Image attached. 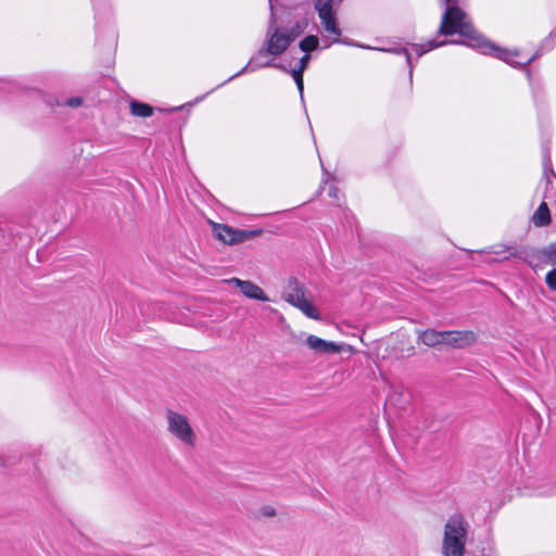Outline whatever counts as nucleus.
I'll return each mask as SVG.
<instances>
[{"label": "nucleus", "mask_w": 556, "mask_h": 556, "mask_svg": "<svg viewBox=\"0 0 556 556\" xmlns=\"http://www.w3.org/2000/svg\"><path fill=\"white\" fill-rule=\"evenodd\" d=\"M276 68H279L286 73H290L294 79V83L298 87V90L300 92V97L303 100V90H304V83H303V73L299 71L291 70L289 71L285 65L278 64L275 65Z\"/></svg>", "instance_id": "obj_21"}, {"label": "nucleus", "mask_w": 556, "mask_h": 556, "mask_svg": "<svg viewBox=\"0 0 556 556\" xmlns=\"http://www.w3.org/2000/svg\"><path fill=\"white\" fill-rule=\"evenodd\" d=\"M14 239L12 229H5L0 226V251L10 249Z\"/></svg>", "instance_id": "obj_22"}, {"label": "nucleus", "mask_w": 556, "mask_h": 556, "mask_svg": "<svg viewBox=\"0 0 556 556\" xmlns=\"http://www.w3.org/2000/svg\"><path fill=\"white\" fill-rule=\"evenodd\" d=\"M167 430L186 445H195V433L186 416L168 409L166 413Z\"/></svg>", "instance_id": "obj_7"}, {"label": "nucleus", "mask_w": 556, "mask_h": 556, "mask_svg": "<svg viewBox=\"0 0 556 556\" xmlns=\"http://www.w3.org/2000/svg\"><path fill=\"white\" fill-rule=\"evenodd\" d=\"M307 346L319 354H336L342 351V346L332 342L326 341L314 334H309L305 340Z\"/></svg>", "instance_id": "obj_11"}, {"label": "nucleus", "mask_w": 556, "mask_h": 556, "mask_svg": "<svg viewBox=\"0 0 556 556\" xmlns=\"http://www.w3.org/2000/svg\"><path fill=\"white\" fill-rule=\"evenodd\" d=\"M229 81H230V80L226 79V80H225L224 83H222L220 85H217V88H220V86H223V85H225V84H227V83H229Z\"/></svg>", "instance_id": "obj_31"}, {"label": "nucleus", "mask_w": 556, "mask_h": 556, "mask_svg": "<svg viewBox=\"0 0 556 556\" xmlns=\"http://www.w3.org/2000/svg\"><path fill=\"white\" fill-rule=\"evenodd\" d=\"M260 513L264 517H275L276 516V509L273 506L265 505L260 508Z\"/></svg>", "instance_id": "obj_28"}, {"label": "nucleus", "mask_w": 556, "mask_h": 556, "mask_svg": "<svg viewBox=\"0 0 556 556\" xmlns=\"http://www.w3.org/2000/svg\"><path fill=\"white\" fill-rule=\"evenodd\" d=\"M267 54H260V50L250 59V61L248 62V64L241 68L239 72H237L236 74H233L232 76H230L228 78V80H232L233 78L242 75L243 73H245L247 71H250V72H253L255 70H258V68H263V67H267V66H274L276 64H273L271 61H263V58L266 56Z\"/></svg>", "instance_id": "obj_13"}, {"label": "nucleus", "mask_w": 556, "mask_h": 556, "mask_svg": "<svg viewBox=\"0 0 556 556\" xmlns=\"http://www.w3.org/2000/svg\"><path fill=\"white\" fill-rule=\"evenodd\" d=\"M339 189L337 187H332L330 188L329 190V197L331 198H334V199H338V194H339Z\"/></svg>", "instance_id": "obj_30"}, {"label": "nucleus", "mask_w": 556, "mask_h": 556, "mask_svg": "<svg viewBox=\"0 0 556 556\" xmlns=\"http://www.w3.org/2000/svg\"><path fill=\"white\" fill-rule=\"evenodd\" d=\"M545 282L551 290L556 291V268L546 274Z\"/></svg>", "instance_id": "obj_26"}, {"label": "nucleus", "mask_w": 556, "mask_h": 556, "mask_svg": "<svg viewBox=\"0 0 556 556\" xmlns=\"http://www.w3.org/2000/svg\"><path fill=\"white\" fill-rule=\"evenodd\" d=\"M229 283H235L240 291L249 299L267 302L269 298L265 294L263 289L250 280H241L239 278H231Z\"/></svg>", "instance_id": "obj_10"}, {"label": "nucleus", "mask_w": 556, "mask_h": 556, "mask_svg": "<svg viewBox=\"0 0 556 556\" xmlns=\"http://www.w3.org/2000/svg\"><path fill=\"white\" fill-rule=\"evenodd\" d=\"M467 530L460 516L445 525L442 551L444 556H464Z\"/></svg>", "instance_id": "obj_5"}, {"label": "nucleus", "mask_w": 556, "mask_h": 556, "mask_svg": "<svg viewBox=\"0 0 556 556\" xmlns=\"http://www.w3.org/2000/svg\"><path fill=\"white\" fill-rule=\"evenodd\" d=\"M450 43H454V45H465L467 47L468 43H467V38H464V39H458V40H447V39H444V40H441V41H438V40H429L426 45H418V43H413L412 45V49L416 52L417 56L420 58L425 53L433 50V49H437L439 47H443V46H446V45H450Z\"/></svg>", "instance_id": "obj_12"}, {"label": "nucleus", "mask_w": 556, "mask_h": 556, "mask_svg": "<svg viewBox=\"0 0 556 556\" xmlns=\"http://www.w3.org/2000/svg\"><path fill=\"white\" fill-rule=\"evenodd\" d=\"M130 112L135 116L149 117L153 114V108L148 103L132 100L130 102Z\"/></svg>", "instance_id": "obj_16"}, {"label": "nucleus", "mask_w": 556, "mask_h": 556, "mask_svg": "<svg viewBox=\"0 0 556 556\" xmlns=\"http://www.w3.org/2000/svg\"><path fill=\"white\" fill-rule=\"evenodd\" d=\"M307 292L303 282L295 277H289L283 289V299L308 318L319 319L318 309L306 299Z\"/></svg>", "instance_id": "obj_4"}, {"label": "nucleus", "mask_w": 556, "mask_h": 556, "mask_svg": "<svg viewBox=\"0 0 556 556\" xmlns=\"http://www.w3.org/2000/svg\"><path fill=\"white\" fill-rule=\"evenodd\" d=\"M308 23L305 18L295 22L290 28H285V33L290 37V41L293 42L299 36H301L306 29Z\"/></svg>", "instance_id": "obj_20"}, {"label": "nucleus", "mask_w": 556, "mask_h": 556, "mask_svg": "<svg viewBox=\"0 0 556 556\" xmlns=\"http://www.w3.org/2000/svg\"><path fill=\"white\" fill-rule=\"evenodd\" d=\"M270 16L266 30L264 46L260 49V54H270L274 56L281 55L291 46L290 37L285 30L277 26L276 14L274 9V0H268Z\"/></svg>", "instance_id": "obj_3"}, {"label": "nucleus", "mask_w": 556, "mask_h": 556, "mask_svg": "<svg viewBox=\"0 0 556 556\" xmlns=\"http://www.w3.org/2000/svg\"><path fill=\"white\" fill-rule=\"evenodd\" d=\"M549 175L556 178V173L552 167L551 156L546 150L543 156V176L546 179V184H549Z\"/></svg>", "instance_id": "obj_24"}, {"label": "nucleus", "mask_w": 556, "mask_h": 556, "mask_svg": "<svg viewBox=\"0 0 556 556\" xmlns=\"http://www.w3.org/2000/svg\"><path fill=\"white\" fill-rule=\"evenodd\" d=\"M445 11L438 30L439 35L453 36L459 34L467 38L469 47L494 48V46L473 25L467 21V14L458 5V0H443Z\"/></svg>", "instance_id": "obj_1"}, {"label": "nucleus", "mask_w": 556, "mask_h": 556, "mask_svg": "<svg viewBox=\"0 0 556 556\" xmlns=\"http://www.w3.org/2000/svg\"><path fill=\"white\" fill-rule=\"evenodd\" d=\"M301 51L309 54L319 48V38L315 35H307L299 42Z\"/></svg>", "instance_id": "obj_18"}, {"label": "nucleus", "mask_w": 556, "mask_h": 556, "mask_svg": "<svg viewBox=\"0 0 556 556\" xmlns=\"http://www.w3.org/2000/svg\"><path fill=\"white\" fill-rule=\"evenodd\" d=\"M321 25L324 26L325 30H327L330 34H333L336 36L341 35V29L337 25L336 16H325L324 18H320Z\"/></svg>", "instance_id": "obj_23"}, {"label": "nucleus", "mask_w": 556, "mask_h": 556, "mask_svg": "<svg viewBox=\"0 0 556 556\" xmlns=\"http://www.w3.org/2000/svg\"><path fill=\"white\" fill-rule=\"evenodd\" d=\"M443 344L454 349H466L471 346L477 341V336L473 331H443Z\"/></svg>", "instance_id": "obj_9"}, {"label": "nucleus", "mask_w": 556, "mask_h": 556, "mask_svg": "<svg viewBox=\"0 0 556 556\" xmlns=\"http://www.w3.org/2000/svg\"><path fill=\"white\" fill-rule=\"evenodd\" d=\"M338 3L342 2L343 0H336Z\"/></svg>", "instance_id": "obj_32"}, {"label": "nucleus", "mask_w": 556, "mask_h": 556, "mask_svg": "<svg viewBox=\"0 0 556 556\" xmlns=\"http://www.w3.org/2000/svg\"><path fill=\"white\" fill-rule=\"evenodd\" d=\"M443 331L426 329L419 334V340L427 346L443 344Z\"/></svg>", "instance_id": "obj_15"}, {"label": "nucleus", "mask_w": 556, "mask_h": 556, "mask_svg": "<svg viewBox=\"0 0 556 556\" xmlns=\"http://www.w3.org/2000/svg\"><path fill=\"white\" fill-rule=\"evenodd\" d=\"M263 233V229H237L225 224L213 225V236L225 244L233 245L251 240Z\"/></svg>", "instance_id": "obj_6"}, {"label": "nucleus", "mask_w": 556, "mask_h": 556, "mask_svg": "<svg viewBox=\"0 0 556 556\" xmlns=\"http://www.w3.org/2000/svg\"><path fill=\"white\" fill-rule=\"evenodd\" d=\"M309 60H311V55L305 53V54L300 59V61H299V65H298V67H296V68H294V71H299V72L304 73V71L308 67Z\"/></svg>", "instance_id": "obj_27"}, {"label": "nucleus", "mask_w": 556, "mask_h": 556, "mask_svg": "<svg viewBox=\"0 0 556 556\" xmlns=\"http://www.w3.org/2000/svg\"><path fill=\"white\" fill-rule=\"evenodd\" d=\"M333 4L334 0H315L314 8L318 13L319 18L334 15V12L332 10Z\"/></svg>", "instance_id": "obj_17"}, {"label": "nucleus", "mask_w": 556, "mask_h": 556, "mask_svg": "<svg viewBox=\"0 0 556 556\" xmlns=\"http://www.w3.org/2000/svg\"><path fill=\"white\" fill-rule=\"evenodd\" d=\"M489 41L494 46V48H492V49L483 48V47H472V48L479 50L483 54L494 55L495 58L506 62L507 64H509L516 68H525L528 77L531 76L530 71L527 68V66L541 55L540 50H538L532 56L528 58L523 62H519V61L515 60V58L519 55L518 50L504 49V48L496 46L493 41H491V40H489Z\"/></svg>", "instance_id": "obj_8"}, {"label": "nucleus", "mask_w": 556, "mask_h": 556, "mask_svg": "<svg viewBox=\"0 0 556 556\" xmlns=\"http://www.w3.org/2000/svg\"><path fill=\"white\" fill-rule=\"evenodd\" d=\"M83 103V99L79 97H72L66 100V104L71 108H78Z\"/></svg>", "instance_id": "obj_29"}, {"label": "nucleus", "mask_w": 556, "mask_h": 556, "mask_svg": "<svg viewBox=\"0 0 556 556\" xmlns=\"http://www.w3.org/2000/svg\"><path fill=\"white\" fill-rule=\"evenodd\" d=\"M503 252H507V254L502 257V261H508L514 257L532 268L536 264L556 265V242L531 251L526 247H505Z\"/></svg>", "instance_id": "obj_2"}, {"label": "nucleus", "mask_w": 556, "mask_h": 556, "mask_svg": "<svg viewBox=\"0 0 556 556\" xmlns=\"http://www.w3.org/2000/svg\"><path fill=\"white\" fill-rule=\"evenodd\" d=\"M531 222L539 228L546 227L551 224V211L546 202H541L536 211L533 213Z\"/></svg>", "instance_id": "obj_14"}, {"label": "nucleus", "mask_w": 556, "mask_h": 556, "mask_svg": "<svg viewBox=\"0 0 556 556\" xmlns=\"http://www.w3.org/2000/svg\"><path fill=\"white\" fill-rule=\"evenodd\" d=\"M556 45V26L555 29L542 41L541 50H551Z\"/></svg>", "instance_id": "obj_25"}, {"label": "nucleus", "mask_w": 556, "mask_h": 556, "mask_svg": "<svg viewBox=\"0 0 556 556\" xmlns=\"http://www.w3.org/2000/svg\"><path fill=\"white\" fill-rule=\"evenodd\" d=\"M382 51H386V52H390V53H394V54H404L405 58H406V63H407V66H408V73H409V78L412 79L413 77V71H414V64H413V61H412V55L408 51V49L406 47H402V46H393V47H390V48H383L381 49Z\"/></svg>", "instance_id": "obj_19"}]
</instances>
